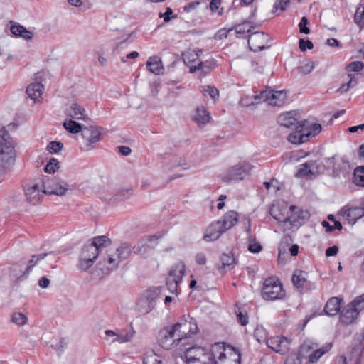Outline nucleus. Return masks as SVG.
<instances>
[{
    "mask_svg": "<svg viewBox=\"0 0 364 364\" xmlns=\"http://www.w3.org/2000/svg\"><path fill=\"white\" fill-rule=\"evenodd\" d=\"M111 245V240L107 236H97L87 242L82 248L77 267L82 271L88 270L97 258L102 254L105 248Z\"/></svg>",
    "mask_w": 364,
    "mask_h": 364,
    "instance_id": "1",
    "label": "nucleus"
},
{
    "mask_svg": "<svg viewBox=\"0 0 364 364\" xmlns=\"http://www.w3.org/2000/svg\"><path fill=\"white\" fill-rule=\"evenodd\" d=\"M131 253L127 243L120 244L114 250L105 249L100 255L98 267L104 274H109L116 269L122 261L128 258Z\"/></svg>",
    "mask_w": 364,
    "mask_h": 364,
    "instance_id": "2",
    "label": "nucleus"
},
{
    "mask_svg": "<svg viewBox=\"0 0 364 364\" xmlns=\"http://www.w3.org/2000/svg\"><path fill=\"white\" fill-rule=\"evenodd\" d=\"M16 151L12 138L5 129H0V172L9 169L14 163Z\"/></svg>",
    "mask_w": 364,
    "mask_h": 364,
    "instance_id": "3",
    "label": "nucleus"
},
{
    "mask_svg": "<svg viewBox=\"0 0 364 364\" xmlns=\"http://www.w3.org/2000/svg\"><path fill=\"white\" fill-rule=\"evenodd\" d=\"M212 364H240V353L235 348L218 343L211 346Z\"/></svg>",
    "mask_w": 364,
    "mask_h": 364,
    "instance_id": "4",
    "label": "nucleus"
},
{
    "mask_svg": "<svg viewBox=\"0 0 364 364\" xmlns=\"http://www.w3.org/2000/svg\"><path fill=\"white\" fill-rule=\"evenodd\" d=\"M285 296V290L277 278L270 277L264 280L262 289V296L264 300H282Z\"/></svg>",
    "mask_w": 364,
    "mask_h": 364,
    "instance_id": "5",
    "label": "nucleus"
},
{
    "mask_svg": "<svg viewBox=\"0 0 364 364\" xmlns=\"http://www.w3.org/2000/svg\"><path fill=\"white\" fill-rule=\"evenodd\" d=\"M80 149L83 151H90L95 149L102 139L101 128L97 126L83 127Z\"/></svg>",
    "mask_w": 364,
    "mask_h": 364,
    "instance_id": "6",
    "label": "nucleus"
},
{
    "mask_svg": "<svg viewBox=\"0 0 364 364\" xmlns=\"http://www.w3.org/2000/svg\"><path fill=\"white\" fill-rule=\"evenodd\" d=\"M252 168L253 166L250 164L242 161L226 169L221 177L225 182L244 180L250 175Z\"/></svg>",
    "mask_w": 364,
    "mask_h": 364,
    "instance_id": "7",
    "label": "nucleus"
},
{
    "mask_svg": "<svg viewBox=\"0 0 364 364\" xmlns=\"http://www.w3.org/2000/svg\"><path fill=\"white\" fill-rule=\"evenodd\" d=\"M291 213L285 218L282 230L283 231L298 229L309 218V212L301 210L299 208L291 205Z\"/></svg>",
    "mask_w": 364,
    "mask_h": 364,
    "instance_id": "8",
    "label": "nucleus"
},
{
    "mask_svg": "<svg viewBox=\"0 0 364 364\" xmlns=\"http://www.w3.org/2000/svg\"><path fill=\"white\" fill-rule=\"evenodd\" d=\"M186 364H212L211 348L206 350L194 346L186 350L185 353Z\"/></svg>",
    "mask_w": 364,
    "mask_h": 364,
    "instance_id": "9",
    "label": "nucleus"
},
{
    "mask_svg": "<svg viewBox=\"0 0 364 364\" xmlns=\"http://www.w3.org/2000/svg\"><path fill=\"white\" fill-rule=\"evenodd\" d=\"M46 192L41 179L28 183L24 187V196L28 203L37 205L41 203Z\"/></svg>",
    "mask_w": 364,
    "mask_h": 364,
    "instance_id": "10",
    "label": "nucleus"
},
{
    "mask_svg": "<svg viewBox=\"0 0 364 364\" xmlns=\"http://www.w3.org/2000/svg\"><path fill=\"white\" fill-rule=\"evenodd\" d=\"M185 270L186 264L183 261L176 262L171 267L166 282L171 293H176L178 284L182 281Z\"/></svg>",
    "mask_w": 364,
    "mask_h": 364,
    "instance_id": "11",
    "label": "nucleus"
},
{
    "mask_svg": "<svg viewBox=\"0 0 364 364\" xmlns=\"http://www.w3.org/2000/svg\"><path fill=\"white\" fill-rule=\"evenodd\" d=\"M43 181V188L46 194L65 196L68 191L71 190L70 186L54 178L46 177L41 179Z\"/></svg>",
    "mask_w": 364,
    "mask_h": 364,
    "instance_id": "12",
    "label": "nucleus"
},
{
    "mask_svg": "<svg viewBox=\"0 0 364 364\" xmlns=\"http://www.w3.org/2000/svg\"><path fill=\"white\" fill-rule=\"evenodd\" d=\"M172 328L180 341L196 334L198 330L197 323L193 318H183Z\"/></svg>",
    "mask_w": 364,
    "mask_h": 364,
    "instance_id": "13",
    "label": "nucleus"
},
{
    "mask_svg": "<svg viewBox=\"0 0 364 364\" xmlns=\"http://www.w3.org/2000/svg\"><path fill=\"white\" fill-rule=\"evenodd\" d=\"M160 289L158 288L147 290L137 302L138 311L141 314H148L151 311L159 298Z\"/></svg>",
    "mask_w": 364,
    "mask_h": 364,
    "instance_id": "14",
    "label": "nucleus"
},
{
    "mask_svg": "<svg viewBox=\"0 0 364 364\" xmlns=\"http://www.w3.org/2000/svg\"><path fill=\"white\" fill-rule=\"evenodd\" d=\"M323 169V166L318 161H309L299 166L295 176L297 178H311L320 174Z\"/></svg>",
    "mask_w": 364,
    "mask_h": 364,
    "instance_id": "15",
    "label": "nucleus"
},
{
    "mask_svg": "<svg viewBox=\"0 0 364 364\" xmlns=\"http://www.w3.org/2000/svg\"><path fill=\"white\" fill-rule=\"evenodd\" d=\"M287 97V93L285 90L274 91L272 90H266L261 92L259 96H255V99L261 98L267 101L272 106L283 105Z\"/></svg>",
    "mask_w": 364,
    "mask_h": 364,
    "instance_id": "16",
    "label": "nucleus"
},
{
    "mask_svg": "<svg viewBox=\"0 0 364 364\" xmlns=\"http://www.w3.org/2000/svg\"><path fill=\"white\" fill-rule=\"evenodd\" d=\"M291 205L284 201H278L272 205L270 208L271 215L278 221L279 227L282 228L284 223L285 218L291 213Z\"/></svg>",
    "mask_w": 364,
    "mask_h": 364,
    "instance_id": "17",
    "label": "nucleus"
},
{
    "mask_svg": "<svg viewBox=\"0 0 364 364\" xmlns=\"http://www.w3.org/2000/svg\"><path fill=\"white\" fill-rule=\"evenodd\" d=\"M266 343L275 352L285 354L289 350L291 341L284 336H273L267 339Z\"/></svg>",
    "mask_w": 364,
    "mask_h": 364,
    "instance_id": "18",
    "label": "nucleus"
},
{
    "mask_svg": "<svg viewBox=\"0 0 364 364\" xmlns=\"http://www.w3.org/2000/svg\"><path fill=\"white\" fill-rule=\"evenodd\" d=\"M269 39V36L267 33L254 32L249 36L248 44L250 48L255 52L262 50L268 46Z\"/></svg>",
    "mask_w": 364,
    "mask_h": 364,
    "instance_id": "19",
    "label": "nucleus"
},
{
    "mask_svg": "<svg viewBox=\"0 0 364 364\" xmlns=\"http://www.w3.org/2000/svg\"><path fill=\"white\" fill-rule=\"evenodd\" d=\"M340 213L343 220L349 224L353 225L359 218L364 216V208L347 205L343 208Z\"/></svg>",
    "mask_w": 364,
    "mask_h": 364,
    "instance_id": "20",
    "label": "nucleus"
},
{
    "mask_svg": "<svg viewBox=\"0 0 364 364\" xmlns=\"http://www.w3.org/2000/svg\"><path fill=\"white\" fill-rule=\"evenodd\" d=\"M202 53L201 50L188 49L183 53V61L189 68L190 73H193L197 71V67L200 63V55Z\"/></svg>",
    "mask_w": 364,
    "mask_h": 364,
    "instance_id": "21",
    "label": "nucleus"
},
{
    "mask_svg": "<svg viewBox=\"0 0 364 364\" xmlns=\"http://www.w3.org/2000/svg\"><path fill=\"white\" fill-rule=\"evenodd\" d=\"M176 335L173 328L162 331L159 340L161 347L165 349H171L174 346H176L181 341Z\"/></svg>",
    "mask_w": 364,
    "mask_h": 364,
    "instance_id": "22",
    "label": "nucleus"
},
{
    "mask_svg": "<svg viewBox=\"0 0 364 364\" xmlns=\"http://www.w3.org/2000/svg\"><path fill=\"white\" fill-rule=\"evenodd\" d=\"M105 333L107 336L113 338V340L112 341V343L118 342L120 343H124L130 342L132 340L134 331L133 330L117 331L106 330Z\"/></svg>",
    "mask_w": 364,
    "mask_h": 364,
    "instance_id": "23",
    "label": "nucleus"
},
{
    "mask_svg": "<svg viewBox=\"0 0 364 364\" xmlns=\"http://www.w3.org/2000/svg\"><path fill=\"white\" fill-rule=\"evenodd\" d=\"M359 314L356 308L351 306L350 302L342 310L340 314V321L345 325L352 324L357 319Z\"/></svg>",
    "mask_w": 364,
    "mask_h": 364,
    "instance_id": "24",
    "label": "nucleus"
},
{
    "mask_svg": "<svg viewBox=\"0 0 364 364\" xmlns=\"http://www.w3.org/2000/svg\"><path fill=\"white\" fill-rule=\"evenodd\" d=\"M192 119L199 127H201L210 122L211 116L205 107L200 105L196 107Z\"/></svg>",
    "mask_w": 364,
    "mask_h": 364,
    "instance_id": "25",
    "label": "nucleus"
},
{
    "mask_svg": "<svg viewBox=\"0 0 364 364\" xmlns=\"http://www.w3.org/2000/svg\"><path fill=\"white\" fill-rule=\"evenodd\" d=\"M225 232L219 221L211 223L207 228L203 238L207 242H212L218 240Z\"/></svg>",
    "mask_w": 364,
    "mask_h": 364,
    "instance_id": "26",
    "label": "nucleus"
},
{
    "mask_svg": "<svg viewBox=\"0 0 364 364\" xmlns=\"http://www.w3.org/2000/svg\"><path fill=\"white\" fill-rule=\"evenodd\" d=\"M279 123L287 128H294L297 125L302 124L299 122L297 118V113L296 112H289L283 113L278 117Z\"/></svg>",
    "mask_w": 364,
    "mask_h": 364,
    "instance_id": "27",
    "label": "nucleus"
},
{
    "mask_svg": "<svg viewBox=\"0 0 364 364\" xmlns=\"http://www.w3.org/2000/svg\"><path fill=\"white\" fill-rule=\"evenodd\" d=\"M304 124H300L294 128L296 131L288 136V141L292 144H301L308 140V134L304 132Z\"/></svg>",
    "mask_w": 364,
    "mask_h": 364,
    "instance_id": "28",
    "label": "nucleus"
},
{
    "mask_svg": "<svg viewBox=\"0 0 364 364\" xmlns=\"http://www.w3.org/2000/svg\"><path fill=\"white\" fill-rule=\"evenodd\" d=\"M225 232L232 228L238 222V214L237 212L230 210L227 212L221 220H218Z\"/></svg>",
    "mask_w": 364,
    "mask_h": 364,
    "instance_id": "29",
    "label": "nucleus"
},
{
    "mask_svg": "<svg viewBox=\"0 0 364 364\" xmlns=\"http://www.w3.org/2000/svg\"><path fill=\"white\" fill-rule=\"evenodd\" d=\"M221 265L218 267V270L221 274H225L231 270L236 264V260L232 253L223 254L220 257Z\"/></svg>",
    "mask_w": 364,
    "mask_h": 364,
    "instance_id": "30",
    "label": "nucleus"
},
{
    "mask_svg": "<svg viewBox=\"0 0 364 364\" xmlns=\"http://www.w3.org/2000/svg\"><path fill=\"white\" fill-rule=\"evenodd\" d=\"M343 300L338 297H332L326 302L324 311L328 316H336L341 308Z\"/></svg>",
    "mask_w": 364,
    "mask_h": 364,
    "instance_id": "31",
    "label": "nucleus"
},
{
    "mask_svg": "<svg viewBox=\"0 0 364 364\" xmlns=\"http://www.w3.org/2000/svg\"><path fill=\"white\" fill-rule=\"evenodd\" d=\"M68 116L75 119H85L87 114L85 109L77 103L72 104L66 110Z\"/></svg>",
    "mask_w": 364,
    "mask_h": 364,
    "instance_id": "32",
    "label": "nucleus"
},
{
    "mask_svg": "<svg viewBox=\"0 0 364 364\" xmlns=\"http://www.w3.org/2000/svg\"><path fill=\"white\" fill-rule=\"evenodd\" d=\"M148 70L155 75L163 73L164 68L162 66L160 58L157 56L150 57L146 63Z\"/></svg>",
    "mask_w": 364,
    "mask_h": 364,
    "instance_id": "33",
    "label": "nucleus"
},
{
    "mask_svg": "<svg viewBox=\"0 0 364 364\" xmlns=\"http://www.w3.org/2000/svg\"><path fill=\"white\" fill-rule=\"evenodd\" d=\"M10 29L11 32L16 36L21 37L26 40H31L33 38L32 32L18 23L12 25Z\"/></svg>",
    "mask_w": 364,
    "mask_h": 364,
    "instance_id": "34",
    "label": "nucleus"
},
{
    "mask_svg": "<svg viewBox=\"0 0 364 364\" xmlns=\"http://www.w3.org/2000/svg\"><path fill=\"white\" fill-rule=\"evenodd\" d=\"M331 343H327L320 348H316L314 349V350L308 355L309 361L311 363L317 362L323 355L331 350Z\"/></svg>",
    "mask_w": 364,
    "mask_h": 364,
    "instance_id": "35",
    "label": "nucleus"
},
{
    "mask_svg": "<svg viewBox=\"0 0 364 364\" xmlns=\"http://www.w3.org/2000/svg\"><path fill=\"white\" fill-rule=\"evenodd\" d=\"M43 85L40 82H35L30 84L26 90V92L28 95V96L36 100L41 97L43 92Z\"/></svg>",
    "mask_w": 364,
    "mask_h": 364,
    "instance_id": "36",
    "label": "nucleus"
},
{
    "mask_svg": "<svg viewBox=\"0 0 364 364\" xmlns=\"http://www.w3.org/2000/svg\"><path fill=\"white\" fill-rule=\"evenodd\" d=\"M306 277L307 272L299 269L296 270L292 277V282L296 287H302L306 281Z\"/></svg>",
    "mask_w": 364,
    "mask_h": 364,
    "instance_id": "37",
    "label": "nucleus"
},
{
    "mask_svg": "<svg viewBox=\"0 0 364 364\" xmlns=\"http://www.w3.org/2000/svg\"><path fill=\"white\" fill-rule=\"evenodd\" d=\"M63 127L67 131L73 134L82 132L83 129L80 123L71 119L64 122Z\"/></svg>",
    "mask_w": 364,
    "mask_h": 364,
    "instance_id": "38",
    "label": "nucleus"
},
{
    "mask_svg": "<svg viewBox=\"0 0 364 364\" xmlns=\"http://www.w3.org/2000/svg\"><path fill=\"white\" fill-rule=\"evenodd\" d=\"M353 183L358 186H364V167L358 166L354 171Z\"/></svg>",
    "mask_w": 364,
    "mask_h": 364,
    "instance_id": "39",
    "label": "nucleus"
},
{
    "mask_svg": "<svg viewBox=\"0 0 364 364\" xmlns=\"http://www.w3.org/2000/svg\"><path fill=\"white\" fill-rule=\"evenodd\" d=\"M200 92L205 97H210L213 100H215L219 97L218 90L215 87L209 85L202 86Z\"/></svg>",
    "mask_w": 364,
    "mask_h": 364,
    "instance_id": "40",
    "label": "nucleus"
},
{
    "mask_svg": "<svg viewBox=\"0 0 364 364\" xmlns=\"http://www.w3.org/2000/svg\"><path fill=\"white\" fill-rule=\"evenodd\" d=\"M252 26L249 22H244L235 27V32L238 38H242L245 33L252 31Z\"/></svg>",
    "mask_w": 364,
    "mask_h": 364,
    "instance_id": "41",
    "label": "nucleus"
},
{
    "mask_svg": "<svg viewBox=\"0 0 364 364\" xmlns=\"http://www.w3.org/2000/svg\"><path fill=\"white\" fill-rule=\"evenodd\" d=\"M11 321L18 326H22L28 323V318L21 312H15L11 314Z\"/></svg>",
    "mask_w": 364,
    "mask_h": 364,
    "instance_id": "42",
    "label": "nucleus"
},
{
    "mask_svg": "<svg viewBox=\"0 0 364 364\" xmlns=\"http://www.w3.org/2000/svg\"><path fill=\"white\" fill-rule=\"evenodd\" d=\"M60 168L59 161L55 159L52 158L49 160L44 168V171L49 174H53L55 173L57 170Z\"/></svg>",
    "mask_w": 364,
    "mask_h": 364,
    "instance_id": "43",
    "label": "nucleus"
},
{
    "mask_svg": "<svg viewBox=\"0 0 364 364\" xmlns=\"http://www.w3.org/2000/svg\"><path fill=\"white\" fill-rule=\"evenodd\" d=\"M314 63L310 60H306L301 63L299 67V71L302 75H307L312 72L314 69Z\"/></svg>",
    "mask_w": 364,
    "mask_h": 364,
    "instance_id": "44",
    "label": "nucleus"
},
{
    "mask_svg": "<svg viewBox=\"0 0 364 364\" xmlns=\"http://www.w3.org/2000/svg\"><path fill=\"white\" fill-rule=\"evenodd\" d=\"M318 345L311 341H305L300 348V353L301 355H304L305 354L311 353L314 349L316 348Z\"/></svg>",
    "mask_w": 364,
    "mask_h": 364,
    "instance_id": "45",
    "label": "nucleus"
},
{
    "mask_svg": "<svg viewBox=\"0 0 364 364\" xmlns=\"http://www.w3.org/2000/svg\"><path fill=\"white\" fill-rule=\"evenodd\" d=\"M304 132L308 134V139L310 136H315L321 131V125L320 124H313L306 127H304Z\"/></svg>",
    "mask_w": 364,
    "mask_h": 364,
    "instance_id": "46",
    "label": "nucleus"
},
{
    "mask_svg": "<svg viewBox=\"0 0 364 364\" xmlns=\"http://www.w3.org/2000/svg\"><path fill=\"white\" fill-rule=\"evenodd\" d=\"M348 81L347 83L343 84L339 89L338 92L343 93L347 92L350 87H353L355 85L356 82L355 80V77L352 75H348Z\"/></svg>",
    "mask_w": 364,
    "mask_h": 364,
    "instance_id": "47",
    "label": "nucleus"
},
{
    "mask_svg": "<svg viewBox=\"0 0 364 364\" xmlns=\"http://www.w3.org/2000/svg\"><path fill=\"white\" fill-rule=\"evenodd\" d=\"M351 306H355L359 313L364 310V293L362 295L355 298L351 301Z\"/></svg>",
    "mask_w": 364,
    "mask_h": 364,
    "instance_id": "48",
    "label": "nucleus"
},
{
    "mask_svg": "<svg viewBox=\"0 0 364 364\" xmlns=\"http://www.w3.org/2000/svg\"><path fill=\"white\" fill-rule=\"evenodd\" d=\"M354 19L358 25L362 26L364 24V6L357 9Z\"/></svg>",
    "mask_w": 364,
    "mask_h": 364,
    "instance_id": "49",
    "label": "nucleus"
},
{
    "mask_svg": "<svg viewBox=\"0 0 364 364\" xmlns=\"http://www.w3.org/2000/svg\"><path fill=\"white\" fill-rule=\"evenodd\" d=\"M213 66H214L213 61L206 60V61L202 62L201 60H200V63H199L198 66L197 67V70H198V71L200 70L203 73H208L213 68Z\"/></svg>",
    "mask_w": 364,
    "mask_h": 364,
    "instance_id": "50",
    "label": "nucleus"
},
{
    "mask_svg": "<svg viewBox=\"0 0 364 364\" xmlns=\"http://www.w3.org/2000/svg\"><path fill=\"white\" fill-rule=\"evenodd\" d=\"M63 145L61 142L59 141H51L48 144L47 150L53 154V153H58L60 151Z\"/></svg>",
    "mask_w": 364,
    "mask_h": 364,
    "instance_id": "51",
    "label": "nucleus"
},
{
    "mask_svg": "<svg viewBox=\"0 0 364 364\" xmlns=\"http://www.w3.org/2000/svg\"><path fill=\"white\" fill-rule=\"evenodd\" d=\"M48 254H40L37 255H33L31 259L29 260L28 268L30 269L33 267L38 261L43 259L46 257Z\"/></svg>",
    "mask_w": 364,
    "mask_h": 364,
    "instance_id": "52",
    "label": "nucleus"
},
{
    "mask_svg": "<svg viewBox=\"0 0 364 364\" xmlns=\"http://www.w3.org/2000/svg\"><path fill=\"white\" fill-rule=\"evenodd\" d=\"M262 245L254 240H250V243L248 245V250L252 253H258L262 250Z\"/></svg>",
    "mask_w": 364,
    "mask_h": 364,
    "instance_id": "53",
    "label": "nucleus"
},
{
    "mask_svg": "<svg viewBox=\"0 0 364 364\" xmlns=\"http://www.w3.org/2000/svg\"><path fill=\"white\" fill-rule=\"evenodd\" d=\"M264 185L269 193H276L278 190L277 181L276 180H272L269 182H264Z\"/></svg>",
    "mask_w": 364,
    "mask_h": 364,
    "instance_id": "54",
    "label": "nucleus"
},
{
    "mask_svg": "<svg viewBox=\"0 0 364 364\" xmlns=\"http://www.w3.org/2000/svg\"><path fill=\"white\" fill-rule=\"evenodd\" d=\"M308 20L305 16H303L299 22V27L301 33L308 34L309 33V28L306 27Z\"/></svg>",
    "mask_w": 364,
    "mask_h": 364,
    "instance_id": "55",
    "label": "nucleus"
},
{
    "mask_svg": "<svg viewBox=\"0 0 364 364\" xmlns=\"http://www.w3.org/2000/svg\"><path fill=\"white\" fill-rule=\"evenodd\" d=\"M314 47L312 42L310 41H305L304 39H300L299 41V48L302 51H305L306 49L311 50Z\"/></svg>",
    "mask_w": 364,
    "mask_h": 364,
    "instance_id": "56",
    "label": "nucleus"
},
{
    "mask_svg": "<svg viewBox=\"0 0 364 364\" xmlns=\"http://www.w3.org/2000/svg\"><path fill=\"white\" fill-rule=\"evenodd\" d=\"M237 318L242 326H246L248 323V316L247 313L239 311L237 313Z\"/></svg>",
    "mask_w": 364,
    "mask_h": 364,
    "instance_id": "57",
    "label": "nucleus"
},
{
    "mask_svg": "<svg viewBox=\"0 0 364 364\" xmlns=\"http://www.w3.org/2000/svg\"><path fill=\"white\" fill-rule=\"evenodd\" d=\"M364 67V64L360 61H355L348 65V69L352 71H360Z\"/></svg>",
    "mask_w": 364,
    "mask_h": 364,
    "instance_id": "58",
    "label": "nucleus"
},
{
    "mask_svg": "<svg viewBox=\"0 0 364 364\" xmlns=\"http://www.w3.org/2000/svg\"><path fill=\"white\" fill-rule=\"evenodd\" d=\"M255 337L257 338L258 342H262L266 339L265 332L263 328H257L255 329L254 333Z\"/></svg>",
    "mask_w": 364,
    "mask_h": 364,
    "instance_id": "59",
    "label": "nucleus"
},
{
    "mask_svg": "<svg viewBox=\"0 0 364 364\" xmlns=\"http://www.w3.org/2000/svg\"><path fill=\"white\" fill-rule=\"evenodd\" d=\"M290 0H277L274 4L275 9H280L281 11L285 10L288 6Z\"/></svg>",
    "mask_w": 364,
    "mask_h": 364,
    "instance_id": "60",
    "label": "nucleus"
},
{
    "mask_svg": "<svg viewBox=\"0 0 364 364\" xmlns=\"http://www.w3.org/2000/svg\"><path fill=\"white\" fill-rule=\"evenodd\" d=\"M196 261L200 265H204L206 263V256L203 253H198L196 255Z\"/></svg>",
    "mask_w": 364,
    "mask_h": 364,
    "instance_id": "61",
    "label": "nucleus"
},
{
    "mask_svg": "<svg viewBox=\"0 0 364 364\" xmlns=\"http://www.w3.org/2000/svg\"><path fill=\"white\" fill-rule=\"evenodd\" d=\"M338 252V247L336 245L330 247L326 250V255L327 257L335 256Z\"/></svg>",
    "mask_w": 364,
    "mask_h": 364,
    "instance_id": "62",
    "label": "nucleus"
},
{
    "mask_svg": "<svg viewBox=\"0 0 364 364\" xmlns=\"http://www.w3.org/2000/svg\"><path fill=\"white\" fill-rule=\"evenodd\" d=\"M233 29H230V30H226V29H222V30H220L217 34H216V38H218V39H223L224 38H227L228 37V33L232 31Z\"/></svg>",
    "mask_w": 364,
    "mask_h": 364,
    "instance_id": "63",
    "label": "nucleus"
},
{
    "mask_svg": "<svg viewBox=\"0 0 364 364\" xmlns=\"http://www.w3.org/2000/svg\"><path fill=\"white\" fill-rule=\"evenodd\" d=\"M50 279L46 277H42L38 281V285L41 288H43V289L48 287V286L50 285Z\"/></svg>",
    "mask_w": 364,
    "mask_h": 364,
    "instance_id": "64",
    "label": "nucleus"
}]
</instances>
